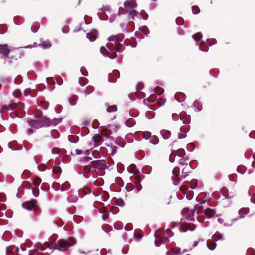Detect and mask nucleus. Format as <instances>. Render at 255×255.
Returning <instances> with one entry per match:
<instances>
[{
    "instance_id": "39448f33",
    "label": "nucleus",
    "mask_w": 255,
    "mask_h": 255,
    "mask_svg": "<svg viewBox=\"0 0 255 255\" xmlns=\"http://www.w3.org/2000/svg\"><path fill=\"white\" fill-rule=\"evenodd\" d=\"M61 119L59 118H54L52 120L47 117H42L40 121L42 126H49L51 125H56L61 122Z\"/></svg>"
},
{
    "instance_id": "20e7f679",
    "label": "nucleus",
    "mask_w": 255,
    "mask_h": 255,
    "mask_svg": "<svg viewBox=\"0 0 255 255\" xmlns=\"http://www.w3.org/2000/svg\"><path fill=\"white\" fill-rule=\"evenodd\" d=\"M22 207L28 210H36L39 208L37 201L35 199H32L23 202Z\"/></svg>"
},
{
    "instance_id": "c03bdc74",
    "label": "nucleus",
    "mask_w": 255,
    "mask_h": 255,
    "mask_svg": "<svg viewBox=\"0 0 255 255\" xmlns=\"http://www.w3.org/2000/svg\"><path fill=\"white\" fill-rule=\"evenodd\" d=\"M194 208L195 209V211H197V214H201L203 210V207L202 205H196L194 206Z\"/></svg>"
},
{
    "instance_id": "a19ab883",
    "label": "nucleus",
    "mask_w": 255,
    "mask_h": 255,
    "mask_svg": "<svg viewBox=\"0 0 255 255\" xmlns=\"http://www.w3.org/2000/svg\"><path fill=\"white\" fill-rule=\"evenodd\" d=\"M188 159H187V157L186 158L182 157V158L179 161L178 163L182 165H186V166H188Z\"/></svg>"
},
{
    "instance_id": "f704fd0d",
    "label": "nucleus",
    "mask_w": 255,
    "mask_h": 255,
    "mask_svg": "<svg viewBox=\"0 0 255 255\" xmlns=\"http://www.w3.org/2000/svg\"><path fill=\"white\" fill-rule=\"evenodd\" d=\"M247 168L244 165H240L238 167L237 171L238 172L243 174L246 172Z\"/></svg>"
},
{
    "instance_id": "7c9ffc66",
    "label": "nucleus",
    "mask_w": 255,
    "mask_h": 255,
    "mask_svg": "<svg viewBox=\"0 0 255 255\" xmlns=\"http://www.w3.org/2000/svg\"><path fill=\"white\" fill-rule=\"evenodd\" d=\"M34 249H33V250H37V251H44L45 250L46 248L44 246V245L42 244L41 243H36L34 246Z\"/></svg>"
},
{
    "instance_id": "393cba45",
    "label": "nucleus",
    "mask_w": 255,
    "mask_h": 255,
    "mask_svg": "<svg viewBox=\"0 0 255 255\" xmlns=\"http://www.w3.org/2000/svg\"><path fill=\"white\" fill-rule=\"evenodd\" d=\"M34 179L32 181V184L34 186H39L42 182L41 179L38 176L33 177Z\"/></svg>"
},
{
    "instance_id": "bb28decb",
    "label": "nucleus",
    "mask_w": 255,
    "mask_h": 255,
    "mask_svg": "<svg viewBox=\"0 0 255 255\" xmlns=\"http://www.w3.org/2000/svg\"><path fill=\"white\" fill-rule=\"evenodd\" d=\"M78 200V197L74 195H69L67 197V201L70 203H76Z\"/></svg>"
},
{
    "instance_id": "aec40b11",
    "label": "nucleus",
    "mask_w": 255,
    "mask_h": 255,
    "mask_svg": "<svg viewBox=\"0 0 255 255\" xmlns=\"http://www.w3.org/2000/svg\"><path fill=\"white\" fill-rule=\"evenodd\" d=\"M175 99L180 102L184 101L185 99V95L181 92H178L175 95Z\"/></svg>"
},
{
    "instance_id": "e433bc0d",
    "label": "nucleus",
    "mask_w": 255,
    "mask_h": 255,
    "mask_svg": "<svg viewBox=\"0 0 255 255\" xmlns=\"http://www.w3.org/2000/svg\"><path fill=\"white\" fill-rule=\"evenodd\" d=\"M200 48L201 50L206 52L208 50V47L204 42H201L200 44Z\"/></svg>"
},
{
    "instance_id": "4be33fe9",
    "label": "nucleus",
    "mask_w": 255,
    "mask_h": 255,
    "mask_svg": "<svg viewBox=\"0 0 255 255\" xmlns=\"http://www.w3.org/2000/svg\"><path fill=\"white\" fill-rule=\"evenodd\" d=\"M191 169V166H186L182 170V176L183 178H185L186 177L189 175L190 173V170Z\"/></svg>"
},
{
    "instance_id": "37998d69",
    "label": "nucleus",
    "mask_w": 255,
    "mask_h": 255,
    "mask_svg": "<svg viewBox=\"0 0 255 255\" xmlns=\"http://www.w3.org/2000/svg\"><path fill=\"white\" fill-rule=\"evenodd\" d=\"M88 82V80L84 77H80L79 79V83L82 86H85Z\"/></svg>"
},
{
    "instance_id": "338daca9",
    "label": "nucleus",
    "mask_w": 255,
    "mask_h": 255,
    "mask_svg": "<svg viewBox=\"0 0 255 255\" xmlns=\"http://www.w3.org/2000/svg\"><path fill=\"white\" fill-rule=\"evenodd\" d=\"M176 22L178 25H182L184 23V19L182 17H178L176 20Z\"/></svg>"
},
{
    "instance_id": "58836bf2",
    "label": "nucleus",
    "mask_w": 255,
    "mask_h": 255,
    "mask_svg": "<svg viewBox=\"0 0 255 255\" xmlns=\"http://www.w3.org/2000/svg\"><path fill=\"white\" fill-rule=\"evenodd\" d=\"M138 14V12H137L136 10H134V9H132L131 10H130L129 11V16H130V18L132 19V20H134V18H135V17L137 16Z\"/></svg>"
},
{
    "instance_id": "bf43d9fd",
    "label": "nucleus",
    "mask_w": 255,
    "mask_h": 255,
    "mask_svg": "<svg viewBox=\"0 0 255 255\" xmlns=\"http://www.w3.org/2000/svg\"><path fill=\"white\" fill-rule=\"evenodd\" d=\"M142 136L145 139H148L151 137V134L150 132L146 131L142 133Z\"/></svg>"
},
{
    "instance_id": "8fccbe9b",
    "label": "nucleus",
    "mask_w": 255,
    "mask_h": 255,
    "mask_svg": "<svg viewBox=\"0 0 255 255\" xmlns=\"http://www.w3.org/2000/svg\"><path fill=\"white\" fill-rule=\"evenodd\" d=\"M134 188V185L132 183H128L126 186V189L128 191H132Z\"/></svg>"
},
{
    "instance_id": "4c0bfd02",
    "label": "nucleus",
    "mask_w": 255,
    "mask_h": 255,
    "mask_svg": "<svg viewBox=\"0 0 255 255\" xmlns=\"http://www.w3.org/2000/svg\"><path fill=\"white\" fill-rule=\"evenodd\" d=\"M29 255H44L41 252L37 251V250H31L29 251Z\"/></svg>"
},
{
    "instance_id": "2eb2a0df",
    "label": "nucleus",
    "mask_w": 255,
    "mask_h": 255,
    "mask_svg": "<svg viewBox=\"0 0 255 255\" xmlns=\"http://www.w3.org/2000/svg\"><path fill=\"white\" fill-rule=\"evenodd\" d=\"M11 110H22L24 107V105L23 103L17 102L15 103L11 101Z\"/></svg>"
},
{
    "instance_id": "4468645a",
    "label": "nucleus",
    "mask_w": 255,
    "mask_h": 255,
    "mask_svg": "<svg viewBox=\"0 0 255 255\" xmlns=\"http://www.w3.org/2000/svg\"><path fill=\"white\" fill-rule=\"evenodd\" d=\"M124 38V35L122 33L118 34L116 35H112L108 38V41H115L117 43H120Z\"/></svg>"
},
{
    "instance_id": "9b49d317",
    "label": "nucleus",
    "mask_w": 255,
    "mask_h": 255,
    "mask_svg": "<svg viewBox=\"0 0 255 255\" xmlns=\"http://www.w3.org/2000/svg\"><path fill=\"white\" fill-rule=\"evenodd\" d=\"M10 52L7 44L0 45V55L2 54L3 56L8 57Z\"/></svg>"
},
{
    "instance_id": "ea45409f",
    "label": "nucleus",
    "mask_w": 255,
    "mask_h": 255,
    "mask_svg": "<svg viewBox=\"0 0 255 255\" xmlns=\"http://www.w3.org/2000/svg\"><path fill=\"white\" fill-rule=\"evenodd\" d=\"M11 103L8 105H3L0 109V112L3 113L5 111L11 110Z\"/></svg>"
},
{
    "instance_id": "cd10ccee",
    "label": "nucleus",
    "mask_w": 255,
    "mask_h": 255,
    "mask_svg": "<svg viewBox=\"0 0 255 255\" xmlns=\"http://www.w3.org/2000/svg\"><path fill=\"white\" fill-rule=\"evenodd\" d=\"M174 151L176 155L181 157H184L186 154L185 150L182 148L178 149L177 150H174Z\"/></svg>"
},
{
    "instance_id": "f8f14e48",
    "label": "nucleus",
    "mask_w": 255,
    "mask_h": 255,
    "mask_svg": "<svg viewBox=\"0 0 255 255\" xmlns=\"http://www.w3.org/2000/svg\"><path fill=\"white\" fill-rule=\"evenodd\" d=\"M101 53L105 56H108L111 59H114L117 57L116 53L115 52H109L106 48L104 47H101L100 48Z\"/></svg>"
},
{
    "instance_id": "6e6d98bb",
    "label": "nucleus",
    "mask_w": 255,
    "mask_h": 255,
    "mask_svg": "<svg viewBox=\"0 0 255 255\" xmlns=\"http://www.w3.org/2000/svg\"><path fill=\"white\" fill-rule=\"evenodd\" d=\"M193 13L194 14H197L200 13V10L199 8L197 6H193L192 7Z\"/></svg>"
},
{
    "instance_id": "3c124183",
    "label": "nucleus",
    "mask_w": 255,
    "mask_h": 255,
    "mask_svg": "<svg viewBox=\"0 0 255 255\" xmlns=\"http://www.w3.org/2000/svg\"><path fill=\"white\" fill-rule=\"evenodd\" d=\"M117 110V108L116 105H112L107 107V112H115Z\"/></svg>"
},
{
    "instance_id": "0e129e2a",
    "label": "nucleus",
    "mask_w": 255,
    "mask_h": 255,
    "mask_svg": "<svg viewBox=\"0 0 255 255\" xmlns=\"http://www.w3.org/2000/svg\"><path fill=\"white\" fill-rule=\"evenodd\" d=\"M72 155H81L83 153V152L82 150L79 149H75L73 151H72L71 152Z\"/></svg>"
},
{
    "instance_id": "69168bd1",
    "label": "nucleus",
    "mask_w": 255,
    "mask_h": 255,
    "mask_svg": "<svg viewBox=\"0 0 255 255\" xmlns=\"http://www.w3.org/2000/svg\"><path fill=\"white\" fill-rule=\"evenodd\" d=\"M39 27V25L38 24H35L31 27V29L33 32L35 33L38 31Z\"/></svg>"
},
{
    "instance_id": "79ce46f5",
    "label": "nucleus",
    "mask_w": 255,
    "mask_h": 255,
    "mask_svg": "<svg viewBox=\"0 0 255 255\" xmlns=\"http://www.w3.org/2000/svg\"><path fill=\"white\" fill-rule=\"evenodd\" d=\"M94 87L92 86L89 85L86 87V88H85V93L86 95H88L94 91Z\"/></svg>"
},
{
    "instance_id": "864d4df0",
    "label": "nucleus",
    "mask_w": 255,
    "mask_h": 255,
    "mask_svg": "<svg viewBox=\"0 0 255 255\" xmlns=\"http://www.w3.org/2000/svg\"><path fill=\"white\" fill-rule=\"evenodd\" d=\"M125 124L127 126L130 127L135 124V122L133 119H129L126 122Z\"/></svg>"
},
{
    "instance_id": "c9c22d12",
    "label": "nucleus",
    "mask_w": 255,
    "mask_h": 255,
    "mask_svg": "<svg viewBox=\"0 0 255 255\" xmlns=\"http://www.w3.org/2000/svg\"><path fill=\"white\" fill-rule=\"evenodd\" d=\"M70 187V185L68 181H66L64 183H63L61 185V191H66L69 189Z\"/></svg>"
},
{
    "instance_id": "0eeeda50",
    "label": "nucleus",
    "mask_w": 255,
    "mask_h": 255,
    "mask_svg": "<svg viewBox=\"0 0 255 255\" xmlns=\"http://www.w3.org/2000/svg\"><path fill=\"white\" fill-rule=\"evenodd\" d=\"M29 126L36 129L43 127L40 119L33 120L30 122L27 121L24 123L23 127L25 128H27Z\"/></svg>"
},
{
    "instance_id": "4d7b16f0",
    "label": "nucleus",
    "mask_w": 255,
    "mask_h": 255,
    "mask_svg": "<svg viewBox=\"0 0 255 255\" xmlns=\"http://www.w3.org/2000/svg\"><path fill=\"white\" fill-rule=\"evenodd\" d=\"M22 186L24 188H25L27 189H30L31 188L32 185L28 181H24L22 183Z\"/></svg>"
},
{
    "instance_id": "a878e982",
    "label": "nucleus",
    "mask_w": 255,
    "mask_h": 255,
    "mask_svg": "<svg viewBox=\"0 0 255 255\" xmlns=\"http://www.w3.org/2000/svg\"><path fill=\"white\" fill-rule=\"evenodd\" d=\"M161 134L165 139H168L171 135V132L166 130H161Z\"/></svg>"
},
{
    "instance_id": "c85d7f7f",
    "label": "nucleus",
    "mask_w": 255,
    "mask_h": 255,
    "mask_svg": "<svg viewBox=\"0 0 255 255\" xmlns=\"http://www.w3.org/2000/svg\"><path fill=\"white\" fill-rule=\"evenodd\" d=\"M128 170L130 173H133V174H136L138 172V170L136 169V166L134 164H131L128 168Z\"/></svg>"
},
{
    "instance_id": "de8ad7c7",
    "label": "nucleus",
    "mask_w": 255,
    "mask_h": 255,
    "mask_svg": "<svg viewBox=\"0 0 255 255\" xmlns=\"http://www.w3.org/2000/svg\"><path fill=\"white\" fill-rule=\"evenodd\" d=\"M150 142L153 144H156L159 142V139L155 135L151 136Z\"/></svg>"
},
{
    "instance_id": "052dcab7",
    "label": "nucleus",
    "mask_w": 255,
    "mask_h": 255,
    "mask_svg": "<svg viewBox=\"0 0 255 255\" xmlns=\"http://www.w3.org/2000/svg\"><path fill=\"white\" fill-rule=\"evenodd\" d=\"M53 172L55 174H59L61 172L62 170L60 167L58 166H54L53 168Z\"/></svg>"
},
{
    "instance_id": "a211bd4d",
    "label": "nucleus",
    "mask_w": 255,
    "mask_h": 255,
    "mask_svg": "<svg viewBox=\"0 0 255 255\" xmlns=\"http://www.w3.org/2000/svg\"><path fill=\"white\" fill-rule=\"evenodd\" d=\"M204 214L208 218H211L215 215L216 211L213 209L208 208L204 210Z\"/></svg>"
},
{
    "instance_id": "423d86ee",
    "label": "nucleus",
    "mask_w": 255,
    "mask_h": 255,
    "mask_svg": "<svg viewBox=\"0 0 255 255\" xmlns=\"http://www.w3.org/2000/svg\"><path fill=\"white\" fill-rule=\"evenodd\" d=\"M111 42L107 44L106 46L109 50L112 52H121V45L120 43H117L115 41H110Z\"/></svg>"
},
{
    "instance_id": "c756f323",
    "label": "nucleus",
    "mask_w": 255,
    "mask_h": 255,
    "mask_svg": "<svg viewBox=\"0 0 255 255\" xmlns=\"http://www.w3.org/2000/svg\"><path fill=\"white\" fill-rule=\"evenodd\" d=\"M34 249H33V250H37V251H44L45 250L46 248L44 246V245L42 244L41 243H36L34 246Z\"/></svg>"
},
{
    "instance_id": "ddd939ff",
    "label": "nucleus",
    "mask_w": 255,
    "mask_h": 255,
    "mask_svg": "<svg viewBox=\"0 0 255 255\" xmlns=\"http://www.w3.org/2000/svg\"><path fill=\"white\" fill-rule=\"evenodd\" d=\"M19 248L14 245L8 246L6 249L7 255H15L18 253Z\"/></svg>"
},
{
    "instance_id": "1a4fd4ad",
    "label": "nucleus",
    "mask_w": 255,
    "mask_h": 255,
    "mask_svg": "<svg viewBox=\"0 0 255 255\" xmlns=\"http://www.w3.org/2000/svg\"><path fill=\"white\" fill-rule=\"evenodd\" d=\"M173 177H172V179L173 182V184L175 185H177L180 183V179L179 178V176L180 175V168L178 167H175L173 171Z\"/></svg>"
},
{
    "instance_id": "f257e3e1",
    "label": "nucleus",
    "mask_w": 255,
    "mask_h": 255,
    "mask_svg": "<svg viewBox=\"0 0 255 255\" xmlns=\"http://www.w3.org/2000/svg\"><path fill=\"white\" fill-rule=\"evenodd\" d=\"M76 243V240L73 237H69L67 239H60L54 244L53 249L60 251H66Z\"/></svg>"
},
{
    "instance_id": "6e6552de",
    "label": "nucleus",
    "mask_w": 255,
    "mask_h": 255,
    "mask_svg": "<svg viewBox=\"0 0 255 255\" xmlns=\"http://www.w3.org/2000/svg\"><path fill=\"white\" fill-rule=\"evenodd\" d=\"M195 211H196L194 208L191 210L188 208H184L182 212L187 220L194 221L195 219L193 216L195 213Z\"/></svg>"
},
{
    "instance_id": "5fc2aeb1",
    "label": "nucleus",
    "mask_w": 255,
    "mask_h": 255,
    "mask_svg": "<svg viewBox=\"0 0 255 255\" xmlns=\"http://www.w3.org/2000/svg\"><path fill=\"white\" fill-rule=\"evenodd\" d=\"M143 236V235L140 232H136L134 234V237L135 239L138 241Z\"/></svg>"
},
{
    "instance_id": "13d9d810",
    "label": "nucleus",
    "mask_w": 255,
    "mask_h": 255,
    "mask_svg": "<svg viewBox=\"0 0 255 255\" xmlns=\"http://www.w3.org/2000/svg\"><path fill=\"white\" fill-rule=\"evenodd\" d=\"M172 252L174 254H180L181 253V249L178 247H175L172 249Z\"/></svg>"
},
{
    "instance_id": "6ab92c4d",
    "label": "nucleus",
    "mask_w": 255,
    "mask_h": 255,
    "mask_svg": "<svg viewBox=\"0 0 255 255\" xmlns=\"http://www.w3.org/2000/svg\"><path fill=\"white\" fill-rule=\"evenodd\" d=\"M135 180L134 181V184H135V187L138 192L140 191L142 189V186L140 184L141 179L139 176H136L135 177Z\"/></svg>"
},
{
    "instance_id": "e2e57ef3",
    "label": "nucleus",
    "mask_w": 255,
    "mask_h": 255,
    "mask_svg": "<svg viewBox=\"0 0 255 255\" xmlns=\"http://www.w3.org/2000/svg\"><path fill=\"white\" fill-rule=\"evenodd\" d=\"M7 30V26L5 25H1L0 27V34L4 33Z\"/></svg>"
},
{
    "instance_id": "dca6fc26",
    "label": "nucleus",
    "mask_w": 255,
    "mask_h": 255,
    "mask_svg": "<svg viewBox=\"0 0 255 255\" xmlns=\"http://www.w3.org/2000/svg\"><path fill=\"white\" fill-rule=\"evenodd\" d=\"M98 36V32L96 30H92L89 33L86 34V37L89 39L90 41H94Z\"/></svg>"
},
{
    "instance_id": "09e8293b",
    "label": "nucleus",
    "mask_w": 255,
    "mask_h": 255,
    "mask_svg": "<svg viewBox=\"0 0 255 255\" xmlns=\"http://www.w3.org/2000/svg\"><path fill=\"white\" fill-rule=\"evenodd\" d=\"M154 92L156 94L158 95H161L163 93L164 89L161 87L157 86L154 89Z\"/></svg>"
},
{
    "instance_id": "b1692460",
    "label": "nucleus",
    "mask_w": 255,
    "mask_h": 255,
    "mask_svg": "<svg viewBox=\"0 0 255 255\" xmlns=\"http://www.w3.org/2000/svg\"><path fill=\"white\" fill-rule=\"evenodd\" d=\"M249 211L250 209L249 208H243L239 210V213L240 217L243 218L246 214L249 213Z\"/></svg>"
},
{
    "instance_id": "603ef678",
    "label": "nucleus",
    "mask_w": 255,
    "mask_h": 255,
    "mask_svg": "<svg viewBox=\"0 0 255 255\" xmlns=\"http://www.w3.org/2000/svg\"><path fill=\"white\" fill-rule=\"evenodd\" d=\"M22 81H23V79L21 75L17 76L14 80V82L17 84H21L22 82Z\"/></svg>"
},
{
    "instance_id": "2f4dec72",
    "label": "nucleus",
    "mask_w": 255,
    "mask_h": 255,
    "mask_svg": "<svg viewBox=\"0 0 255 255\" xmlns=\"http://www.w3.org/2000/svg\"><path fill=\"white\" fill-rule=\"evenodd\" d=\"M126 42L127 44L129 43L132 47H135L137 46V42L134 38H132L129 40H126Z\"/></svg>"
},
{
    "instance_id": "49530a36",
    "label": "nucleus",
    "mask_w": 255,
    "mask_h": 255,
    "mask_svg": "<svg viewBox=\"0 0 255 255\" xmlns=\"http://www.w3.org/2000/svg\"><path fill=\"white\" fill-rule=\"evenodd\" d=\"M213 238L215 241L221 240L223 238V235L220 233H216L213 235Z\"/></svg>"
},
{
    "instance_id": "f03ea898",
    "label": "nucleus",
    "mask_w": 255,
    "mask_h": 255,
    "mask_svg": "<svg viewBox=\"0 0 255 255\" xmlns=\"http://www.w3.org/2000/svg\"><path fill=\"white\" fill-rule=\"evenodd\" d=\"M91 168L97 169L98 170H105L108 166L105 160H97L91 161L88 166Z\"/></svg>"
},
{
    "instance_id": "a18cd8bd",
    "label": "nucleus",
    "mask_w": 255,
    "mask_h": 255,
    "mask_svg": "<svg viewBox=\"0 0 255 255\" xmlns=\"http://www.w3.org/2000/svg\"><path fill=\"white\" fill-rule=\"evenodd\" d=\"M202 37V34L200 32H198L193 35V38L195 41L200 40Z\"/></svg>"
},
{
    "instance_id": "473e14b6",
    "label": "nucleus",
    "mask_w": 255,
    "mask_h": 255,
    "mask_svg": "<svg viewBox=\"0 0 255 255\" xmlns=\"http://www.w3.org/2000/svg\"><path fill=\"white\" fill-rule=\"evenodd\" d=\"M207 245L208 248L210 250L214 249L216 247V243L213 241H208L207 242Z\"/></svg>"
},
{
    "instance_id": "5701e85b",
    "label": "nucleus",
    "mask_w": 255,
    "mask_h": 255,
    "mask_svg": "<svg viewBox=\"0 0 255 255\" xmlns=\"http://www.w3.org/2000/svg\"><path fill=\"white\" fill-rule=\"evenodd\" d=\"M195 229V226L191 224H187L185 226L182 227V230L183 232H186L189 230L193 231Z\"/></svg>"
},
{
    "instance_id": "f3484780",
    "label": "nucleus",
    "mask_w": 255,
    "mask_h": 255,
    "mask_svg": "<svg viewBox=\"0 0 255 255\" xmlns=\"http://www.w3.org/2000/svg\"><path fill=\"white\" fill-rule=\"evenodd\" d=\"M10 57H9L13 60H16L21 57L20 53L17 50L10 51Z\"/></svg>"
},
{
    "instance_id": "774afa93",
    "label": "nucleus",
    "mask_w": 255,
    "mask_h": 255,
    "mask_svg": "<svg viewBox=\"0 0 255 255\" xmlns=\"http://www.w3.org/2000/svg\"><path fill=\"white\" fill-rule=\"evenodd\" d=\"M188 188L186 185H181L180 187V190L183 194H185L188 190Z\"/></svg>"
},
{
    "instance_id": "72a5a7b5",
    "label": "nucleus",
    "mask_w": 255,
    "mask_h": 255,
    "mask_svg": "<svg viewBox=\"0 0 255 255\" xmlns=\"http://www.w3.org/2000/svg\"><path fill=\"white\" fill-rule=\"evenodd\" d=\"M78 99V97L77 96H76V95L72 96L69 100L70 104L72 106L75 105L77 103V101Z\"/></svg>"
},
{
    "instance_id": "680f3d73",
    "label": "nucleus",
    "mask_w": 255,
    "mask_h": 255,
    "mask_svg": "<svg viewBox=\"0 0 255 255\" xmlns=\"http://www.w3.org/2000/svg\"><path fill=\"white\" fill-rule=\"evenodd\" d=\"M176 156H177V155H176V154L174 152V151H173L172 152L171 154L170 155L169 161L171 162H174L175 161V158Z\"/></svg>"
},
{
    "instance_id": "7ed1b4c3",
    "label": "nucleus",
    "mask_w": 255,
    "mask_h": 255,
    "mask_svg": "<svg viewBox=\"0 0 255 255\" xmlns=\"http://www.w3.org/2000/svg\"><path fill=\"white\" fill-rule=\"evenodd\" d=\"M118 128L115 125H108L106 128L103 129L100 132V134L102 136L103 138L105 137L108 139L110 137V135L113 133V130H114V132H116Z\"/></svg>"
},
{
    "instance_id": "9d476101",
    "label": "nucleus",
    "mask_w": 255,
    "mask_h": 255,
    "mask_svg": "<svg viewBox=\"0 0 255 255\" xmlns=\"http://www.w3.org/2000/svg\"><path fill=\"white\" fill-rule=\"evenodd\" d=\"M95 147L100 145L104 141L103 138L101 134H95L92 138Z\"/></svg>"
},
{
    "instance_id": "412c9836",
    "label": "nucleus",
    "mask_w": 255,
    "mask_h": 255,
    "mask_svg": "<svg viewBox=\"0 0 255 255\" xmlns=\"http://www.w3.org/2000/svg\"><path fill=\"white\" fill-rule=\"evenodd\" d=\"M180 120L182 121V123L184 124H188L190 122V117L186 115L180 116Z\"/></svg>"
}]
</instances>
